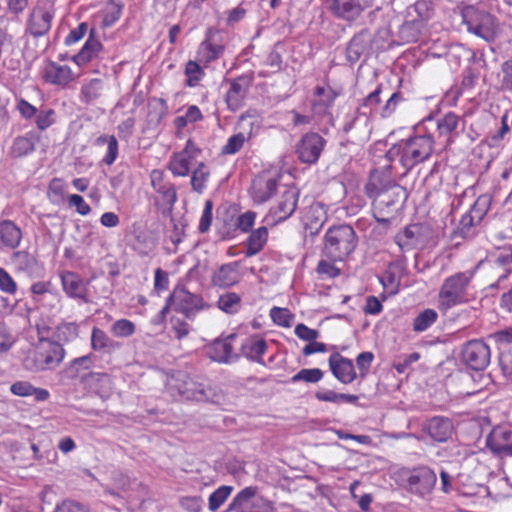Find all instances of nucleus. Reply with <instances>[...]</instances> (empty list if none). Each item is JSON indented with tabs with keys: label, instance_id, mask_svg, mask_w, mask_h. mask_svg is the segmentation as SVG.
I'll return each instance as SVG.
<instances>
[{
	"label": "nucleus",
	"instance_id": "1",
	"mask_svg": "<svg viewBox=\"0 0 512 512\" xmlns=\"http://www.w3.org/2000/svg\"><path fill=\"white\" fill-rule=\"evenodd\" d=\"M427 123H434V119L426 118L422 124L415 127L413 135L393 144L385 154L388 162H399L404 169V175L418 164L429 160L434 152V136L424 131Z\"/></svg>",
	"mask_w": 512,
	"mask_h": 512
},
{
	"label": "nucleus",
	"instance_id": "2",
	"mask_svg": "<svg viewBox=\"0 0 512 512\" xmlns=\"http://www.w3.org/2000/svg\"><path fill=\"white\" fill-rule=\"evenodd\" d=\"M358 237L348 224L330 227L324 236L322 257L331 261H344L357 247Z\"/></svg>",
	"mask_w": 512,
	"mask_h": 512
},
{
	"label": "nucleus",
	"instance_id": "3",
	"mask_svg": "<svg viewBox=\"0 0 512 512\" xmlns=\"http://www.w3.org/2000/svg\"><path fill=\"white\" fill-rule=\"evenodd\" d=\"M462 22L468 32L476 35L484 41L491 43L497 37L498 20L490 12L479 7L469 5L461 12Z\"/></svg>",
	"mask_w": 512,
	"mask_h": 512
},
{
	"label": "nucleus",
	"instance_id": "4",
	"mask_svg": "<svg viewBox=\"0 0 512 512\" xmlns=\"http://www.w3.org/2000/svg\"><path fill=\"white\" fill-rule=\"evenodd\" d=\"M472 276L471 272H458L444 280L438 294V307L441 311L466 302Z\"/></svg>",
	"mask_w": 512,
	"mask_h": 512
},
{
	"label": "nucleus",
	"instance_id": "5",
	"mask_svg": "<svg viewBox=\"0 0 512 512\" xmlns=\"http://www.w3.org/2000/svg\"><path fill=\"white\" fill-rule=\"evenodd\" d=\"M65 350L58 341L43 340L32 357H27V369L40 372L56 368L63 360Z\"/></svg>",
	"mask_w": 512,
	"mask_h": 512
},
{
	"label": "nucleus",
	"instance_id": "6",
	"mask_svg": "<svg viewBox=\"0 0 512 512\" xmlns=\"http://www.w3.org/2000/svg\"><path fill=\"white\" fill-rule=\"evenodd\" d=\"M402 480L404 488L409 493L424 498L434 489L437 476L429 467L421 466L404 471L402 473Z\"/></svg>",
	"mask_w": 512,
	"mask_h": 512
},
{
	"label": "nucleus",
	"instance_id": "7",
	"mask_svg": "<svg viewBox=\"0 0 512 512\" xmlns=\"http://www.w3.org/2000/svg\"><path fill=\"white\" fill-rule=\"evenodd\" d=\"M55 16V8L48 1L37 2L31 9L25 24V34L40 38L48 34Z\"/></svg>",
	"mask_w": 512,
	"mask_h": 512
},
{
	"label": "nucleus",
	"instance_id": "8",
	"mask_svg": "<svg viewBox=\"0 0 512 512\" xmlns=\"http://www.w3.org/2000/svg\"><path fill=\"white\" fill-rule=\"evenodd\" d=\"M150 181L153 190L158 195L155 198V205L161 210L162 214H170L177 201L175 185L165 180L164 172L159 169L151 171Z\"/></svg>",
	"mask_w": 512,
	"mask_h": 512
},
{
	"label": "nucleus",
	"instance_id": "9",
	"mask_svg": "<svg viewBox=\"0 0 512 512\" xmlns=\"http://www.w3.org/2000/svg\"><path fill=\"white\" fill-rule=\"evenodd\" d=\"M170 301H173V310L184 314L189 320L194 319L197 312L208 307L200 295L193 294L182 286L174 288L170 294Z\"/></svg>",
	"mask_w": 512,
	"mask_h": 512
},
{
	"label": "nucleus",
	"instance_id": "10",
	"mask_svg": "<svg viewBox=\"0 0 512 512\" xmlns=\"http://www.w3.org/2000/svg\"><path fill=\"white\" fill-rule=\"evenodd\" d=\"M298 198V190L295 188H286L276 204L270 209L264 222L268 225H276L290 218L297 208Z\"/></svg>",
	"mask_w": 512,
	"mask_h": 512
},
{
	"label": "nucleus",
	"instance_id": "11",
	"mask_svg": "<svg viewBox=\"0 0 512 512\" xmlns=\"http://www.w3.org/2000/svg\"><path fill=\"white\" fill-rule=\"evenodd\" d=\"M491 202L490 195L482 194L476 199L470 210L461 217L458 231L462 237L471 235L472 228L481 223L490 209Z\"/></svg>",
	"mask_w": 512,
	"mask_h": 512
},
{
	"label": "nucleus",
	"instance_id": "12",
	"mask_svg": "<svg viewBox=\"0 0 512 512\" xmlns=\"http://www.w3.org/2000/svg\"><path fill=\"white\" fill-rule=\"evenodd\" d=\"M490 348L482 340L468 341L462 349L463 362L472 370L482 371L490 362Z\"/></svg>",
	"mask_w": 512,
	"mask_h": 512
},
{
	"label": "nucleus",
	"instance_id": "13",
	"mask_svg": "<svg viewBox=\"0 0 512 512\" xmlns=\"http://www.w3.org/2000/svg\"><path fill=\"white\" fill-rule=\"evenodd\" d=\"M326 140L316 132L304 134L296 145V153L299 160L305 164H315L324 147Z\"/></svg>",
	"mask_w": 512,
	"mask_h": 512
},
{
	"label": "nucleus",
	"instance_id": "14",
	"mask_svg": "<svg viewBox=\"0 0 512 512\" xmlns=\"http://www.w3.org/2000/svg\"><path fill=\"white\" fill-rule=\"evenodd\" d=\"M61 285L65 294L72 299L80 300L83 303H90L89 280L72 271H65L60 275Z\"/></svg>",
	"mask_w": 512,
	"mask_h": 512
},
{
	"label": "nucleus",
	"instance_id": "15",
	"mask_svg": "<svg viewBox=\"0 0 512 512\" xmlns=\"http://www.w3.org/2000/svg\"><path fill=\"white\" fill-rule=\"evenodd\" d=\"M408 198L407 190L400 184L392 185L391 189L376 195L374 207L381 213L391 214L398 211Z\"/></svg>",
	"mask_w": 512,
	"mask_h": 512
},
{
	"label": "nucleus",
	"instance_id": "16",
	"mask_svg": "<svg viewBox=\"0 0 512 512\" xmlns=\"http://www.w3.org/2000/svg\"><path fill=\"white\" fill-rule=\"evenodd\" d=\"M486 445L496 456H512V429L505 426L493 428L487 436Z\"/></svg>",
	"mask_w": 512,
	"mask_h": 512
},
{
	"label": "nucleus",
	"instance_id": "17",
	"mask_svg": "<svg viewBox=\"0 0 512 512\" xmlns=\"http://www.w3.org/2000/svg\"><path fill=\"white\" fill-rule=\"evenodd\" d=\"M392 163L389 162L384 169H375L370 173L368 182L366 183L364 190L365 194L373 201L376 199V195L391 189L392 185H397L392 176Z\"/></svg>",
	"mask_w": 512,
	"mask_h": 512
},
{
	"label": "nucleus",
	"instance_id": "18",
	"mask_svg": "<svg viewBox=\"0 0 512 512\" xmlns=\"http://www.w3.org/2000/svg\"><path fill=\"white\" fill-rule=\"evenodd\" d=\"M252 81L253 77L249 75H241L230 81V88L225 95V101L230 111L236 112L240 109Z\"/></svg>",
	"mask_w": 512,
	"mask_h": 512
},
{
	"label": "nucleus",
	"instance_id": "19",
	"mask_svg": "<svg viewBox=\"0 0 512 512\" xmlns=\"http://www.w3.org/2000/svg\"><path fill=\"white\" fill-rule=\"evenodd\" d=\"M422 427L423 431L436 442H446L454 431L452 420L443 416L432 417L423 423Z\"/></svg>",
	"mask_w": 512,
	"mask_h": 512
},
{
	"label": "nucleus",
	"instance_id": "20",
	"mask_svg": "<svg viewBox=\"0 0 512 512\" xmlns=\"http://www.w3.org/2000/svg\"><path fill=\"white\" fill-rule=\"evenodd\" d=\"M329 367L335 378L343 384H350L357 377L352 360L343 357L338 352L329 357Z\"/></svg>",
	"mask_w": 512,
	"mask_h": 512
},
{
	"label": "nucleus",
	"instance_id": "21",
	"mask_svg": "<svg viewBox=\"0 0 512 512\" xmlns=\"http://www.w3.org/2000/svg\"><path fill=\"white\" fill-rule=\"evenodd\" d=\"M278 180L269 174L256 176L251 185V195L254 202L261 204L268 201L276 192Z\"/></svg>",
	"mask_w": 512,
	"mask_h": 512
},
{
	"label": "nucleus",
	"instance_id": "22",
	"mask_svg": "<svg viewBox=\"0 0 512 512\" xmlns=\"http://www.w3.org/2000/svg\"><path fill=\"white\" fill-rule=\"evenodd\" d=\"M236 334H230L225 338H217L207 347V353L215 362L229 363L237 355H233V341L236 339Z\"/></svg>",
	"mask_w": 512,
	"mask_h": 512
},
{
	"label": "nucleus",
	"instance_id": "23",
	"mask_svg": "<svg viewBox=\"0 0 512 512\" xmlns=\"http://www.w3.org/2000/svg\"><path fill=\"white\" fill-rule=\"evenodd\" d=\"M336 97L337 93L332 88L317 86L312 101V111L314 115L323 117L329 114V110L333 106Z\"/></svg>",
	"mask_w": 512,
	"mask_h": 512
},
{
	"label": "nucleus",
	"instance_id": "24",
	"mask_svg": "<svg viewBox=\"0 0 512 512\" xmlns=\"http://www.w3.org/2000/svg\"><path fill=\"white\" fill-rule=\"evenodd\" d=\"M330 9L336 17L353 21L365 8L360 0H332Z\"/></svg>",
	"mask_w": 512,
	"mask_h": 512
},
{
	"label": "nucleus",
	"instance_id": "25",
	"mask_svg": "<svg viewBox=\"0 0 512 512\" xmlns=\"http://www.w3.org/2000/svg\"><path fill=\"white\" fill-rule=\"evenodd\" d=\"M238 267V262L221 265L212 276L213 284L222 288H228L237 284L241 279Z\"/></svg>",
	"mask_w": 512,
	"mask_h": 512
},
{
	"label": "nucleus",
	"instance_id": "26",
	"mask_svg": "<svg viewBox=\"0 0 512 512\" xmlns=\"http://www.w3.org/2000/svg\"><path fill=\"white\" fill-rule=\"evenodd\" d=\"M460 121L461 119L458 115L449 112L435 122L439 137L446 138V145L451 144L459 135L457 128Z\"/></svg>",
	"mask_w": 512,
	"mask_h": 512
},
{
	"label": "nucleus",
	"instance_id": "27",
	"mask_svg": "<svg viewBox=\"0 0 512 512\" xmlns=\"http://www.w3.org/2000/svg\"><path fill=\"white\" fill-rule=\"evenodd\" d=\"M10 392L18 397L33 396L37 402L47 401L50 397L47 389L34 387L29 381L25 380L16 381L11 384Z\"/></svg>",
	"mask_w": 512,
	"mask_h": 512
},
{
	"label": "nucleus",
	"instance_id": "28",
	"mask_svg": "<svg viewBox=\"0 0 512 512\" xmlns=\"http://www.w3.org/2000/svg\"><path fill=\"white\" fill-rule=\"evenodd\" d=\"M45 79L51 84L65 86L73 80V74L67 65L51 62L45 70Z\"/></svg>",
	"mask_w": 512,
	"mask_h": 512
},
{
	"label": "nucleus",
	"instance_id": "29",
	"mask_svg": "<svg viewBox=\"0 0 512 512\" xmlns=\"http://www.w3.org/2000/svg\"><path fill=\"white\" fill-rule=\"evenodd\" d=\"M267 350V343L263 338L253 337L246 339L241 344L242 354L249 360L264 364L263 354Z\"/></svg>",
	"mask_w": 512,
	"mask_h": 512
},
{
	"label": "nucleus",
	"instance_id": "30",
	"mask_svg": "<svg viewBox=\"0 0 512 512\" xmlns=\"http://www.w3.org/2000/svg\"><path fill=\"white\" fill-rule=\"evenodd\" d=\"M91 347L94 351L111 354L121 347V344L110 338L105 331L94 327L91 333Z\"/></svg>",
	"mask_w": 512,
	"mask_h": 512
},
{
	"label": "nucleus",
	"instance_id": "31",
	"mask_svg": "<svg viewBox=\"0 0 512 512\" xmlns=\"http://www.w3.org/2000/svg\"><path fill=\"white\" fill-rule=\"evenodd\" d=\"M101 49L102 44L96 37H94V31L92 30L85 45L73 57V60L79 66L84 65L90 62L92 59L96 58Z\"/></svg>",
	"mask_w": 512,
	"mask_h": 512
},
{
	"label": "nucleus",
	"instance_id": "32",
	"mask_svg": "<svg viewBox=\"0 0 512 512\" xmlns=\"http://www.w3.org/2000/svg\"><path fill=\"white\" fill-rule=\"evenodd\" d=\"M22 238L20 228L11 220H3L0 222V240L1 243L8 248H16Z\"/></svg>",
	"mask_w": 512,
	"mask_h": 512
},
{
	"label": "nucleus",
	"instance_id": "33",
	"mask_svg": "<svg viewBox=\"0 0 512 512\" xmlns=\"http://www.w3.org/2000/svg\"><path fill=\"white\" fill-rule=\"evenodd\" d=\"M267 240L268 229L266 226L259 227L258 229L252 231L246 240L245 255L247 257H252L258 254L265 246Z\"/></svg>",
	"mask_w": 512,
	"mask_h": 512
},
{
	"label": "nucleus",
	"instance_id": "34",
	"mask_svg": "<svg viewBox=\"0 0 512 512\" xmlns=\"http://www.w3.org/2000/svg\"><path fill=\"white\" fill-rule=\"evenodd\" d=\"M104 89L103 80L99 78L89 80L81 87V101L88 105L94 104L102 96Z\"/></svg>",
	"mask_w": 512,
	"mask_h": 512
},
{
	"label": "nucleus",
	"instance_id": "35",
	"mask_svg": "<svg viewBox=\"0 0 512 512\" xmlns=\"http://www.w3.org/2000/svg\"><path fill=\"white\" fill-rule=\"evenodd\" d=\"M368 35L365 32L356 34L346 48V58L351 63L357 62L368 46Z\"/></svg>",
	"mask_w": 512,
	"mask_h": 512
},
{
	"label": "nucleus",
	"instance_id": "36",
	"mask_svg": "<svg viewBox=\"0 0 512 512\" xmlns=\"http://www.w3.org/2000/svg\"><path fill=\"white\" fill-rule=\"evenodd\" d=\"M491 261L493 264L502 269L498 280L506 279L512 272V246L500 248L493 256Z\"/></svg>",
	"mask_w": 512,
	"mask_h": 512
},
{
	"label": "nucleus",
	"instance_id": "37",
	"mask_svg": "<svg viewBox=\"0 0 512 512\" xmlns=\"http://www.w3.org/2000/svg\"><path fill=\"white\" fill-rule=\"evenodd\" d=\"M421 235V226L419 224H412L407 226L403 233L396 236V242L401 250L412 249L418 244V239Z\"/></svg>",
	"mask_w": 512,
	"mask_h": 512
},
{
	"label": "nucleus",
	"instance_id": "38",
	"mask_svg": "<svg viewBox=\"0 0 512 512\" xmlns=\"http://www.w3.org/2000/svg\"><path fill=\"white\" fill-rule=\"evenodd\" d=\"M241 296L235 292H226L219 296L217 307L226 314H236L241 309Z\"/></svg>",
	"mask_w": 512,
	"mask_h": 512
},
{
	"label": "nucleus",
	"instance_id": "39",
	"mask_svg": "<svg viewBox=\"0 0 512 512\" xmlns=\"http://www.w3.org/2000/svg\"><path fill=\"white\" fill-rule=\"evenodd\" d=\"M192 162L193 159L179 152L172 156L168 168L174 176L184 177L189 174Z\"/></svg>",
	"mask_w": 512,
	"mask_h": 512
},
{
	"label": "nucleus",
	"instance_id": "40",
	"mask_svg": "<svg viewBox=\"0 0 512 512\" xmlns=\"http://www.w3.org/2000/svg\"><path fill=\"white\" fill-rule=\"evenodd\" d=\"M224 400V394L222 390L212 384L201 383V388L198 391V402H210L213 404H220Z\"/></svg>",
	"mask_w": 512,
	"mask_h": 512
},
{
	"label": "nucleus",
	"instance_id": "41",
	"mask_svg": "<svg viewBox=\"0 0 512 512\" xmlns=\"http://www.w3.org/2000/svg\"><path fill=\"white\" fill-rule=\"evenodd\" d=\"M35 149V140L33 136L17 137L11 147V154L14 157H23L33 152Z\"/></svg>",
	"mask_w": 512,
	"mask_h": 512
},
{
	"label": "nucleus",
	"instance_id": "42",
	"mask_svg": "<svg viewBox=\"0 0 512 512\" xmlns=\"http://www.w3.org/2000/svg\"><path fill=\"white\" fill-rule=\"evenodd\" d=\"M315 397L319 401L332 402V403H339L342 401V402L355 404L358 401V396H356V395L337 393L333 390L318 391L315 393Z\"/></svg>",
	"mask_w": 512,
	"mask_h": 512
},
{
	"label": "nucleus",
	"instance_id": "43",
	"mask_svg": "<svg viewBox=\"0 0 512 512\" xmlns=\"http://www.w3.org/2000/svg\"><path fill=\"white\" fill-rule=\"evenodd\" d=\"M210 176V171L208 167L200 162L196 169L192 172L191 176V186L192 189L198 193H202L206 187V182Z\"/></svg>",
	"mask_w": 512,
	"mask_h": 512
},
{
	"label": "nucleus",
	"instance_id": "44",
	"mask_svg": "<svg viewBox=\"0 0 512 512\" xmlns=\"http://www.w3.org/2000/svg\"><path fill=\"white\" fill-rule=\"evenodd\" d=\"M438 318V314L433 309H425L413 321V330L416 332L426 331L432 326Z\"/></svg>",
	"mask_w": 512,
	"mask_h": 512
},
{
	"label": "nucleus",
	"instance_id": "45",
	"mask_svg": "<svg viewBox=\"0 0 512 512\" xmlns=\"http://www.w3.org/2000/svg\"><path fill=\"white\" fill-rule=\"evenodd\" d=\"M252 131L249 132V136L246 137L244 133L239 132L228 138L227 143L222 147V155H234L238 153L244 146L247 139L251 137Z\"/></svg>",
	"mask_w": 512,
	"mask_h": 512
},
{
	"label": "nucleus",
	"instance_id": "46",
	"mask_svg": "<svg viewBox=\"0 0 512 512\" xmlns=\"http://www.w3.org/2000/svg\"><path fill=\"white\" fill-rule=\"evenodd\" d=\"M337 261H331L323 257L316 267V273L320 279H334L341 274L340 268L336 267Z\"/></svg>",
	"mask_w": 512,
	"mask_h": 512
},
{
	"label": "nucleus",
	"instance_id": "47",
	"mask_svg": "<svg viewBox=\"0 0 512 512\" xmlns=\"http://www.w3.org/2000/svg\"><path fill=\"white\" fill-rule=\"evenodd\" d=\"M233 488L231 486H220L216 489L208 499V508L212 512H216L223 503L228 499Z\"/></svg>",
	"mask_w": 512,
	"mask_h": 512
},
{
	"label": "nucleus",
	"instance_id": "48",
	"mask_svg": "<svg viewBox=\"0 0 512 512\" xmlns=\"http://www.w3.org/2000/svg\"><path fill=\"white\" fill-rule=\"evenodd\" d=\"M257 492V488L255 487H246L243 490H241L235 498L230 503L227 511H236V510H242V508H245L247 505V502L252 499Z\"/></svg>",
	"mask_w": 512,
	"mask_h": 512
},
{
	"label": "nucleus",
	"instance_id": "49",
	"mask_svg": "<svg viewBox=\"0 0 512 512\" xmlns=\"http://www.w3.org/2000/svg\"><path fill=\"white\" fill-rule=\"evenodd\" d=\"M185 75L187 76L186 85L195 87L199 84L205 73L196 61L189 60L185 65Z\"/></svg>",
	"mask_w": 512,
	"mask_h": 512
},
{
	"label": "nucleus",
	"instance_id": "50",
	"mask_svg": "<svg viewBox=\"0 0 512 512\" xmlns=\"http://www.w3.org/2000/svg\"><path fill=\"white\" fill-rule=\"evenodd\" d=\"M323 376L324 372L319 368H304L292 376L291 382L296 383L304 381L306 383H317L323 378Z\"/></svg>",
	"mask_w": 512,
	"mask_h": 512
},
{
	"label": "nucleus",
	"instance_id": "51",
	"mask_svg": "<svg viewBox=\"0 0 512 512\" xmlns=\"http://www.w3.org/2000/svg\"><path fill=\"white\" fill-rule=\"evenodd\" d=\"M136 326L135 324L128 319H119L115 321L111 327L110 331L115 337L126 338L135 333Z\"/></svg>",
	"mask_w": 512,
	"mask_h": 512
},
{
	"label": "nucleus",
	"instance_id": "52",
	"mask_svg": "<svg viewBox=\"0 0 512 512\" xmlns=\"http://www.w3.org/2000/svg\"><path fill=\"white\" fill-rule=\"evenodd\" d=\"M98 143H107V152L104 156L102 162L106 165H111L114 163L118 156V141L115 136H100L97 139Z\"/></svg>",
	"mask_w": 512,
	"mask_h": 512
},
{
	"label": "nucleus",
	"instance_id": "53",
	"mask_svg": "<svg viewBox=\"0 0 512 512\" xmlns=\"http://www.w3.org/2000/svg\"><path fill=\"white\" fill-rule=\"evenodd\" d=\"M95 355L90 353L71 361L68 372L71 377H77L81 370H88L93 366Z\"/></svg>",
	"mask_w": 512,
	"mask_h": 512
},
{
	"label": "nucleus",
	"instance_id": "54",
	"mask_svg": "<svg viewBox=\"0 0 512 512\" xmlns=\"http://www.w3.org/2000/svg\"><path fill=\"white\" fill-rule=\"evenodd\" d=\"M272 321L282 327H291L294 315L287 309L281 307H273L270 310Z\"/></svg>",
	"mask_w": 512,
	"mask_h": 512
},
{
	"label": "nucleus",
	"instance_id": "55",
	"mask_svg": "<svg viewBox=\"0 0 512 512\" xmlns=\"http://www.w3.org/2000/svg\"><path fill=\"white\" fill-rule=\"evenodd\" d=\"M201 388V383L196 382L190 378L183 380L182 384L178 385V391L181 396L187 400L197 401L198 391Z\"/></svg>",
	"mask_w": 512,
	"mask_h": 512
},
{
	"label": "nucleus",
	"instance_id": "56",
	"mask_svg": "<svg viewBox=\"0 0 512 512\" xmlns=\"http://www.w3.org/2000/svg\"><path fill=\"white\" fill-rule=\"evenodd\" d=\"M78 325L76 323H64L57 327L56 337L58 341H72L78 337Z\"/></svg>",
	"mask_w": 512,
	"mask_h": 512
},
{
	"label": "nucleus",
	"instance_id": "57",
	"mask_svg": "<svg viewBox=\"0 0 512 512\" xmlns=\"http://www.w3.org/2000/svg\"><path fill=\"white\" fill-rule=\"evenodd\" d=\"M123 7L124 5L120 1L110 0L104 16V24L106 26L114 24L121 17Z\"/></svg>",
	"mask_w": 512,
	"mask_h": 512
},
{
	"label": "nucleus",
	"instance_id": "58",
	"mask_svg": "<svg viewBox=\"0 0 512 512\" xmlns=\"http://www.w3.org/2000/svg\"><path fill=\"white\" fill-rule=\"evenodd\" d=\"M55 122V111L53 109H42L35 115V123L39 130H46Z\"/></svg>",
	"mask_w": 512,
	"mask_h": 512
},
{
	"label": "nucleus",
	"instance_id": "59",
	"mask_svg": "<svg viewBox=\"0 0 512 512\" xmlns=\"http://www.w3.org/2000/svg\"><path fill=\"white\" fill-rule=\"evenodd\" d=\"M212 211L213 202L211 200H206L198 226L200 233H206L210 229L213 218Z\"/></svg>",
	"mask_w": 512,
	"mask_h": 512
},
{
	"label": "nucleus",
	"instance_id": "60",
	"mask_svg": "<svg viewBox=\"0 0 512 512\" xmlns=\"http://www.w3.org/2000/svg\"><path fill=\"white\" fill-rule=\"evenodd\" d=\"M498 344L499 352H502V348L512 349V328L498 331L490 336Z\"/></svg>",
	"mask_w": 512,
	"mask_h": 512
},
{
	"label": "nucleus",
	"instance_id": "61",
	"mask_svg": "<svg viewBox=\"0 0 512 512\" xmlns=\"http://www.w3.org/2000/svg\"><path fill=\"white\" fill-rule=\"evenodd\" d=\"M380 282L383 287L389 291L390 294L398 292L400 280L396 277L395 273L391 269H387L380 278Z\"/></svg>",
	"mask_w": 512,
	"mask_h": 512
},
{
	"label": "nucleus",
	"instance_id": "62",
	"mask_svg": "<svg viewBox=\"0 0 512 512\" xmlns=\"http://www.w3.org/2000/svg\"><path fill=\"white\" fill-rule=\"evenodd\" d=\"M502 77L500 88L503 91H512V60L505 61L501 66Z\"/></svg>",
	"mask_w": 512,
	"mask_h": 512
},
{
	"label": "nucleus",
	"instance_id": "63",
	"mask_svg": "<svg viewBox=\"0 0 512 512\" xmlns=\"http://www.w3.org/2000/svg\"><path fill=\"white\" fill-rule=\"evenodd\" d=\"M499 364L503 374L512 379V349L502 348L499 354Z\"/></svg>",
	"mask_w": 512,
	"mask_h": 512
},
{
	"label": "nucleus",
	"instance_id": "64",
	"mask_svg": "<svg viewBox=\"0 0 512 512\" xmlns=\"http://www.w3.org/2000/svg\"><path fill=\"white\" fill-rule=\"evenodd\" d=\"M180 505L188 512H201L203 500L200 496L183 497L180 500Z\"/></svg>",
	"mask_w": 512,
	"mask_h": 512
}]
</instances>
